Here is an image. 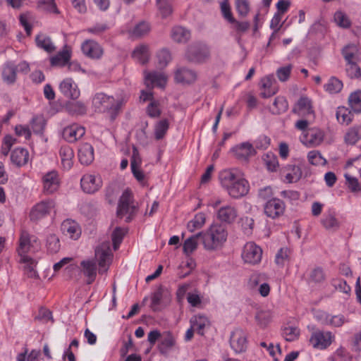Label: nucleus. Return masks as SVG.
<instances>
[{
    "label": "nucleus",
    "mask_w": 361,
    "mask_h": 361,
    "mask_svg": "<svg viewBox=\"0 0 361 361\" xmlns=\"http://www.w3.org/2000/svg\"><path fill=\"white\" fill-rule=\"evenodd\" d=\"M221 186L234 199L240 198L247 194L250 190L248 181L237 169H225L219 175Z\"/></svg>",
    "instance_id": "1"
},
{
    "label": "nucleus",
    "mask_w": 361,
    "mask_h": 361,
    "mask_svg": "<svg viewBox=\"0 0 361 361\" xmlns=\"http://www.w3.org/2000/svg\"><path fill=\"white\" fill-rule=\"evenodd\" d=\"M201 233L202 243L207 251H216L221 249L228 238L226 226L219 223L212 224L205 231Z\"/></svg>",
    "instance_id": "2"
},
{
    "label": "nucleus",
    "mask_w": 361,
    "mask_h": 361,
    "mask_svg": "<svg viewBox=\"0 0 361 361\" xmlns=\"http://www.w3.org/2000/svg\"><path fill=\"white\" fill-rule=\"evenodd\" d=\"M126 101L124 97L114 98L104 92H97L93 96L92 103L95 111L106 112L109 114L111 120H114Z\"/></svg>",
    "instance_id": "3"
},
{
    "label": "nucleus",
    "mask_w": 361,
    "mask_h": 361,
    "mask_svg": "<svg viewBox=\"0 0 361 361\" xmlns=\"http://www.w3.org/2000/svg\"><path fill=\"white\" fill-rule=\"evenodd\" d=\"M137 212V207L133 202V195L130 191L125 190L121 196L118 208L117 216L119 218H126V222H130Z\"/></svg>",
    "instance_id": "4"
},
{
    "label": "nucleus",
    "mask_w": 361,
    "mask_h": 361,
    "mask_svg": "<svg viewBox=\"0 0 361 361\" xmlns=\"http://www.w3.org/2000/svg\"><path fill=\"white\" fill-rule=\"evenodd\" d=\"M94 258L97 261L99 267V272L100 274L106 272L109 269L112 258L109 241L103 242L96 247Z\"/></svg>",
    "instance_id": "5"
},
{
    "label": "nucleus",
    "mask_w": 361,
    "mask_h": 361,
    "mask_svg": "<svg viewBox=\"0 0 361 361\" xmlns=\"http://www.w3.org/2000/svg\"><path fill=\"white\" fill-rule=\"evenodd\" d=\"M40 247V243L37 238L33 235H30L27 231H22L20 239L18 252L21 257H28L27 253L30 252H35Z\"/></svg>",
    "instance_id": "6"
},
{
    "label": "nucleus",
    "mask_w": 361,
    "mask_h": 361,
    "mask_svg": "<svg viewBox=\"0 0 361 361\" xmlns=\"http://www.w3.org/2000/svg\"><path fill=\"white\" fill-rule=\"evenodd\" d=\"M210 56L209 49L202 43L191 44L187 49L185 57L191 62L202 63L205 62Z\"/></svg>",
    "instance_id": "7"
},
{
    "label": "nucleus",
    "mask_w": 361,
    "mask_h": 361,
    "mask_svg": "<svg viewBox=\"0 0 361 361\" xmlns=\"http://www.w3.org/2000/svg\"><path fill=\"white\" fill-rule=\"evenodd\" d=\"M262 257V248L253 242L247 243L242 252V259L250 264H257L261 262Z\"/></svg>",
    "instance_id": "8"
},
{
    "label": "nucleus",
    "mask_w": 361,
    "mask_h": 361,
    "mask_svg": "<svg viewBox=\"0 0 361 361\" xmlns=\"http://www.w3.org/2000/svg\"><path fill=\"white\" fill-rule=\"evenodd\" d=\"M300 139L301 142L307 147H317L323 142L324 132L318 128H311L302 133Z\"/></svg>",
    "instance_id": "9"
},
{
    "label": "nucleus",
    "mask_w": 361,
    "mask_h": 361,
    "mask_svg": "<svg viewBox=\"0 0 361 361\" xmlns=\"http://www.w3.org/2000/svg\"><path fill=\"white\" fill-rule=\"evenodd\" d=\"M334 336L329 331H316L312 334L310 342L313 348L324 350L333 342Z\"/></svg>",
    "instance_id": "10"
},
{
    "label": "nucleus",
    "mask_w": 361,
    "mask_h": 361,
    "mask_svg": "<svg viewBox=\"0 0 361 361\" xmlns=\"http://www.w3.org/2000/svg\"><path fill=\"white\" fill-rule=\"evenodd\" d=\"M55 202L52 200H43L36 204L30 213V219L37 221L46 216L54 210Z\"/></svg>",
    "instance_id": "11"
},
{
    "label": "nucleus",
    "mask_w": 361,
    "mask_h": 361,
    "mask_svg": "<svg viewBox=\"0 0 361 361\" xmlns=\"http://www.w3.org/2000/svg\"><path fill=\"white\" fill-rule=\"evenodd\" d=\"M247 334L241 329H235L231 335L230 345L236 353H240L245 351L247 346Z\"/></svg>",
    "instance_id": "12"
},
{
    "label": "nucleus",
    "mask_w": 361,
    "mask_h": 361,
    "mask_svg": "<svg viewBox=\"0 0 361 361\" xmlns=\"http://www.w3.org/2000/svg\"><path fill=\"white\" fill-rule=\"evenodd\" d=\"M293 112L302 117H314V110L312 100L306 97L302 96L295 104Z\"/></svg>",
    "instance_id": "13"
},
{
    "label": "nucleus",
    "mask_w": 361,
    "mask_h": 361,
    "mask_svg": "<svg viewBox=\"0 0 361 361\" xmlns=\"http://www.w3.org/2000/svg\"><path fill=\"white\" fill-rule=\"evenodd\" d=\"M145 84L148 88L159 87L164 88L167 82L168 77L164 73L144 71Z\"/></svg>",
    "instance_id": "14"
},
{
    "label": "nucleus",
    "mask_w": 361,
    "mask_h": 361,
    "mask_svg": "<svg viewBox=\"0 0 361 361\" xmlns=\"http://www.w3.org/2000/svg\"><path fill=\"white\" fill-rule=\"evenodd\" d=\"M59 90L64 97L72 99H77L80 95L78 85L70 78H67L61 82Z\"/></svg>",
    "instance_id": "15"
},
{
    "label": "nucleus",
    "mask_w": 361,
    "mask_h": 361,
    "mask_svg": "<svg viewBox=\"0 0 361 361\" xmlns=\"http://www.w3.org/2000/svg\"><path fill=\"white\" fill-rule=\"evenodd\" d=\"M231 152L236 159L247 161L250 157L255 154L256 151L251 143L245 142L232 147Z\"/></svg>",
    "instance_id": "16"
},
{
    "label": "nucleus",
    "mask_w": 361,
    "mask_h": 361,
    "mask_svg": "<svg viewBox=\"0 0 361 361\" xmlns=\"http://www.w3.org/2000/svg\"><path fill=\"white\" fill-rule=\"evenodd\" d=\"M82 53L92 59H99L103 55L104 51L101 45L93 39H87L81 44Z\"/></svg>",
    "instance_id": "17"
},
{
    "label": "nucleus",
    "mask_w": 361,
    "mask_h": 361,
    "mask_svg": "<svg viewBox=\"0 0 361 361\" xmlns=\"http://www.w3.org/2000/svg\"><path fill=\"white\" fill-rule=\"evenodd\" d=\"M285 207L284 202L275 197L267 201L264 206V212L267 216L276 219L284 213Z\"/></svg>",
    "instance_id": "18"
},
{
    "label": "nucleus",
    "mask_w": 361,
    "mask_h": 361,
    "mask_svg": "<svg viewBox=\"0 0 361 361\" xmlns=\"http://www.w3.org/2000/svg\"><path fill=\"white\" fill-rule=\"evenodd\" d=\"M81 188L87 193H94L102 186V181L99 176L85 174L80 180Z\"/></svg>",
    "instance_id": "19"
},
{
    "label": "nucleus",
    "mask_w": 361,
    "mask_h": 361,
    "mask_svg": "<svg viewBox=\"0 0 361 361\" xmlns=\"http://www.w3.org/2000/svg\"><path fill=\"white\" fill-rule=\"evenodd\" d=\"M170 301V294L168 290L160 286L152 294L151 307L154 310H159Z\"/></svg>",
    "instance_id": "20"
},
{
    "label": "nucleus",
    "mask_w": 361,
    "mask_h": 361,
    "mask_svg": "<svg viewBox=\"0 0 361 361\" xmlns=\"http://www.w3.org/2000/svg\"><path fill=\"white\" fill-rule=\"evenodd\" d=\"M44 191L47 194L56 192L60 184L59 177L57 171H51L44 175L42 178Z\"/></svg>",
    "instance_id": "21"
},
{
    "label": "nucleus",
    "mask_w": 361,
    "mask_h": 361,
    "mask_svg": "<svg viewBox=\"0 0 361 361\" xmlns=\"http://www.w3.org/2000/svg\"><path fill=\"white\" fill-rule=\"evenodd\" d=\"M85 133V128L78 123H73L63 128V137L68 142H74Z\"/></svg>",
    "instance_id": "22"
},
{
    "label": "nucleus",
    "mask_w": 361,
    "mask_h": 361,
    "mask_svg": "<svg viewBox=\"0 0 361 361\" xmlns=\"http://www.w3.org/2000/svg\"><path fill=\"white\" fill-rule=\"evenodd\" d=\"M238 216L237 209L231 205L221 207L216 212L217 219L225 224L233 223Z\"/></svg>",
    "instance_id": "23"
},
{
    "label": "nucleus",
    "mask_w": 361,
    "mask_h": 361,
    "mask_svg": "<svg viewBox=\"0 0 361 361\" xmlns=\"http://www.w3.org/2000/svg\"><path fill=\"white\" fill-rule=\"evenodd\" d=\"M197 79V73L191 69L180 67L175 71V80L178 83L190 84Z\"/></svg>",
    "instance_id": "24"
},
{
    "label": "nucleus",
    "mask_w": 361,
    "mask_h": 361,
    "mask_svg": "<svg viewBox=\"0 0 361 361\" xmlns=\"http://www.w3.org/2000/svg\"><path fill=\"white\" fill-rule=\"evenodd\" d=\"M61 229L66 236L73 240H77L81 234V230L78 224L70 219L63 221Z\"/></svg>",
    "instance_id": "25"
},
{
    "label": "nucleus",
    "mask_w": 361,
    "mask_h": 361,
    "mask_svg": "<svg viewBox=\"0 0 361 361\" xmlns=\"http://www.w3.org/2000/svg\"><path fill=\"white\" fill-rule=\"evenodd\" d=\"M94 148L89 143L82 144L78 149V159L84 165L90 164L94 160Z\"/></svg>",
    "instance_id": "26"
},
{
    "label": "nucleus",
    "mask_w": 361,
    "mask_h": 361,
    "mask_svg": "<svg viewBox=\"0 0 361 361\" xmlns=\"http://www.w3.org/2000/svg\"><path fill=\"white\" fill-rule=\"evenodd\" d=\"M71 57V52L67 46L55 56L51 57L50 63L52 66H64L68 64Z\"/></svg>",
    "instance_id": "27"
},
{
    "label": "nucleus",
    "mask_w": 361,
    "mask_h": 361,
    "mask_svg": "<svg viewBox=\"0 0 361 361\" xmlns=\"http://www.w3.org/2000/svg\"><path fill=\"white\" fill-rule=\"evenodd\" d=\"M82 271L87 277V283L91 284L95 279L97 276L96 263L93 260H83L80 263Z\"/></svg>",
    "instance_id": "28"
},
{
    "label": "nucleus",
    "mask_w": 361,
    "mask_h": 361,
    "mask_svg": "<svg viewBox=\"0 0 361 361\" xmlns=\"http://www.w3.org/2000/svg\"><path fill=\"white\" fill-rule=\"evenodd\" d=\"M59 156L63 168L69 170L73 164L74 153L72 148L68 145L62 146L59 150Z\"/></svg>",
    "instance_id": "29"
},
{
    "label": "nucleus",
    "mask_w": 361,
    "mask_h": 361,
    "mask_svg": "<svg viewBox=\"0 0 361 361\" xmlns=\"http://www.w3.org/2000/svg\"><path fill=\"white\" fill-rule=\"evenodd\" d=\"M29 159V152L25 148H16L11 154V161L16 166L20 167L26 164Z\"/></svg>",
    "instance_id": "30"
},
{
    "label": "nucleus",
    "mask_w": 361,
    "mask_h": 361,
    "mask_svg": "<svg viewBox=\"0 0 361 361\" xmlns=\"http://www.w3.org/2000/svg\"><path fill=\"white\" fill-rule=\"evenodd\" d=\"M171 37L176 42L185 43L190 38V32L184 27L176 25L171 29Z\"/></svg>",
    "instance_id": "31"
},
{
    "label": "nucleus",
    "mask_w": 361,
    "mask_h": 361,
    "mask_svg": "<svg viewBox=\"0 0 361 361\" xmlns=\"http://www.w3.org/2000/svg\"><path fill=\"white\" fill-rule=\"evenodd\" d=\"M17 66L11 61L6 62L3 67L2 78L7 84H13L16 80Z\"/></svg>",
    "instance_id": "32"
},
{
    "label": "nucleus",
    "mask_w": 361,
    "mask_h": 361,
    "mask_svg": "<svg viewBox=\"0 0 361 361\" xmlns=\"http://www.w3.org/2000/svg\"><path fill=\"white\" fill-rule=\"evenodd\" d=\"M150 53L149 47L146 44L137 46L132 53V57L141 64H145L149 61Z\"/></svg>",
    "instance_id": "33"
},
{
    "label": "nucleus",
    "mask_w": 361,
    "mask_h": 361,
    "mask_svg": "<svg viewBox=\"0 0 361 361\" xmlns=\"http://www.w3.org/2000/svg\"><path fill=\"white\" fill-rule=\"evenodd\" d=\"M37 47L44 49L48 53L54 51L56 49L51 38L45 34H39L35 37Z\"/></svg>",
    "instance_id": "34"
},
{
    "label": "nucleus",
    "mask_w": 361,
    "mask_h": 361,
    "mask_svg": "<svg viewBox=\"0 0 361 361\" xmlns=\"http://www.w3.org/2000/svg\"><path fill=\"white\" fill-rule=\"evenodd\" d=\"M321 224L327 230H336L340 226V223L336 219V215L331 211L324 214L321 219Z\"/></svg>",
    "instance_id": "35"
},
{
    "label": "nucleus",
    "mask_w": 361,
    "mask_h": 361,
    "mask_svg": "<svg viewBox=\"0 0 361 361\" xmlns=\"http://www.w3.org/2000/svg\"><path fill=\"white\" fill-rule=\"evenodd\" d=\"M334 22L336 25L343 29H348L351 27L352 23L349 16L343 11H336L334 14Z\"/></svg>",
    "instance_id": "36"
},
{
    "label": "nucleus",
    "mask_w": 361,
    "mask_h": 361,
    "mask_svg": "<svg viewBox=\"0 0 361 361\" xmlns=\"http://www.w3.org/2000/svg\"><path fill=\"white\" fill-rule=\"evenodd\" d=\"M29 126L34 133L42 134L46 126V120L42 115L34 116L30 122Z\"/></svg>",
    "instance_id": "37"
},
{
    "label": "nucleus",
    "mask_w": 361,
    "mask_h": 361,
    "mask_svg": "<svg viewBox=\"0 0 361 361\" xmlns=\"http://www.w3.org/2000/svg\"><path fill=\"white\" fill-rule=\"evenodd\" d=\"M288 103L286 99L282 96H278L275 98L270 111L273 114H281L287 111Z\"/></svg>",
    "instance_id": "38"
},
{
    "label": "nucleus",
    "mask_w": 361,
    "mask_h": 361,
    "mask_svg": "<svg viewBox=\"0 0 361 361\" xmlns=\"http://www.w3.org/2000/svg\"><path fill=\"white\" fill-rule=\"evenodd\" d=\"M202 233H198L186 239L183 243V252L186 255H191L197 247L198 239H201Z\"/></svg>",
    "instance_id": "39"
},
{
    "label": "nucleus",
    "mask_w": 361,
    "mask_h": 361,
    "mask_svg": "<svg viewBox=\"0 0 361 361\" xmlns=\"http://www.w3.org/2000/svg\"><path fill=\"white\" fill-rule=\"evenodd\" d=\"M20 262L24 264V269L27 276L30 278H35L37 276L35 270L36 261L30 256L20 257Z\"/></svg>",
    "instance_id": "40"
},
{
    "label": "nucleus",
    "mask_w": 361,
    "mask_h": 361,
    "mask_svg": "<svg viewBox=\"0 0 361 361\" xmlns=\"http://www.w3.org/2000/svg\"><path fill=\"white\" fill-rule=\"evenodd\" d=\"M342 54L347 62L357 61L359 49L355 44H348L342 49Z\"/></svg>",
    "instance_id": "41"
},
{
    "label": "nucleus",
    "mask_w": 361,
    "mask_h": 361,
    "mask_svg": "<svg viewBox=\"0 0 361 361\" xmlns=\"http://www.w3.org/2000/svg\"><path fill=\"white\" fill-rule=\"evenodd\" d=\"M206 222V216L204 213H197L192 219L188 221L187 228L190 232L201 228Z\"/></svg>",
    "instance_id": "42"
},
{
    "label": "nucleus",
    "mask_w": 361,
    "mask_h": 361,
    "mask_svg": "<svg viewBox=\"0 0 361 361\" xmlns=\"http://www.w3.org/2000/svg\"><path fill=\"white\" fill-rule=\"evenodd\" d=\"M192 327L200 335H204L205 329L209 326L207 317H192L190 320Z\"/></svg>",
    "instance_id": "43"
},
{
    "label": "nucleus",
    "mask_w": 361,
    "mask_h": 361,
    "mask_svg": "<svg viewBox=\"0 0 361 361\" xmlns=\"http://www.w3.org/2000/svg\"><path fill=\"white\" fill-rule=\"evenodd\" d=\"M291 251L288 247H281L276 254L275 263L280 267H284L290 260Z\"/></svg>",
    "instance_id": "44"
},
{
    "label": "nucleus",
    "mask_w": 361,
    "mask_h": 361,
    "mask_svg": "<svg viewBox=\"0 0 361 361\" xmlns=\"http://www.w3.org/2000/svg\"><path fill=\"white\" fill-rule=\"evenodd\" d=\"M348 104L352 111L355 113L361 112V90L355 91L350 94Z\"/></svg>",
    "instance_id": "45"
},
{
    "label": "nucleus",
    "mask_w": 361,
    "mask_h": 361,
    "mask_svg": "<svg viewBox=\"0 0 361 361\" xmlns=\"http://www.w3.org/2000/svg\"><path fill=\"white\" fill-rule=\"evenodd\" d=\"M66 109L72 115H84L87 111L86 106L80 101L69 102L66 105Z\"/></svg>",
    "instance_id": "46"
},
{
    "label": "nucleus",
    "mask_w": 361,
    "mask_h": 361,
    "mask_svg": "<svg viewBox=\"0 0 361 361\" xmlns=\"http://www.w3.org/2000/svg\"><path fill=\"white\" fill-rule=\"evenodd\" d=\"M345 142L348 145H355L360 139H361V128H350L345 133Z\"/></svg>",
    "instance_id": "47"
},
{
    "label": "nucleus",
    "mask_w": 361,
    "mask_h": 361,
    "mask_svg": "<svg viewBox=\"0 0 361 361\" xmlns=\"http://www.w3.org/2000/svg\"><path fill=\"white\" fill-rule=\"evenodd\" d=\"M282 335L287 341H293L299 337L300 329L295 326L287 324L282 329Z\"/></svg>",
    "instance_id": "48"
},
{
    "label": "nucleus",
    "mask_w": 361,
    "mask_h": 361,
    "mask_svg": "<svg viewBox=\"0 0 361 361\" xmlns=\"http://www.w3.org/2000/svg\"><path fill=\"white\" fill-rule=\"evenodd\" d=\"M353 114L348 109L341 106L336 111V118L342 124L348 125L353 119Z\"/></svg>",
    "instance_id": "49"
},
{
    "label": "nucleus",
    "mask_w": 361,
    "mask_h": 361,
    "mask_svg": "<svg viewBox=\"0 0 361 361\" xmlns=\"http://www.w3.org/2000/svg\"><path fill=\"white\" fill-rule=\"evenodd\" d=\"M324 90L330 94L339 92L343 87L342 82L335 77L331 78L324 86Z\"/></svg>",
    "instance_id": "50"
},
{
    "label": "nucleus",
    "mask_w": 361,
    "mask_h": 361,
    "mask_svg": "<svg viewBox=\"0 0 361 361\" xmlns=\"http://www.w3.org/2000/svg\"><path fill=\"white\" fill-rule=\"evenodd\" d=\"M46 247L50 253H56L61 247L60 241L55 234H49L46 240Z\"/></svg>",
    "instance_id": "51"
},
{
    "label": "nucleus",
    "mask_w": 361,
    "mask_h": 361,
    "mask_svg": "<svg viewBox=\"0 0 361 361\" xmlns=\"http://www.w3.org/2000/svg\"><path fill=\"white\" fill-rule=\"evenodd\" d=\"M150 25L149 23L142 21L137 23L132 30V35L136 37H141L149 33Z\"/></svg>",
    "instance_id": "52"
},
{
    "label": "nucleus",
    "mask_w": 361,
    "mask_h": 361,
    "mask_svg": "<svg viewBox=\"0 0 361 361\" xmlns=\"http://www.w3.org/2000/svg\"><path fill=\"white\" fill-rule=\"evenodd\" d=\"M169 129V122L166 119L157 122L154 127V136L157 140L162 139Z\"/></svg>",
    "instance_id": "53"
},
{
    "label": "nucleus",
    "mask_w": 361,
    "mask_h": 361,
    "mask_svg": "<svg viewBox=\"0 0 361 361\" xmlns=\"http://www.w3.org/2000/svg\"><path fill=\"white\" fill-rule=\"evenodd\" d=\"M38 8L50 13L59 14V11L57 8L54 0H39Z\"/></svg>",
    "instance_id": "54"
},
{
    "label": "nucleus",
    "mask_w": 361,
    "mask_h": 361,
    "mask_svg": "<svg viewBox=\"0 0 361 361\" xmlns=\"http://www.w3.org/2000/svg\"><path fill=\"white\" fill-rule=\"evenodd\" d=\"M302 176V171L298 166H290V169H288L285 177L286 180L288 183H295L300 180Z\"/></svg>",
    "instance_id": "55"
},
{
    "label": "nucleus",
    "mask_w": 361,
    "mask_h": 361,
    "mask_svg": "<svg viewBox=\"0 0 361 361\" xmlns=\"http://www.w3.org/2000/svg\"><path fill=\"white\" fill-rule=\"evenodd\" d=\"M319 322L325 325L332 327H339L343 324L348 322V320L343 317H318Z\"/></svg>",
    "instance_id": "56"
},
{
    "label": "nucleus",
    "mask_w": 361,
    "mask_h": 361,
    "mask_svg": "<svg viewBox=\"0 0 361 361\" xmlns=\"http://www.w3.org/2000/svg\"><path fill=\"white\" fill-rule=\"evenodd\" d=\"M307 159L311 164L315 166H324L326 163V159L317 150L310 151L307 154Z\"/></svg>",
    "instance_id": "57"
},
{
    "label": "nucleus",
    "mask_w": 361,
    "mask_h": 361,
    "mask_svg": "<svg viewBox=\"0 0 361 361\" xmlns=\"http://www.w3.org/2000/svg\"><path fill=\"white\" fill-rule=\"evenodd\" d=\"M157 6L162 18H166L172 13L173 9L169 0H157Z\"/></svg>",
    "instance_id": "58"
},
{
    "label": "nucleus",
    "mask_w": 361,
    "mask_h": 361,
    "mask_svg": "<svg viewBox=\"0 0 361 361\" xmlns=\"http://www.w3.org/2000/svg\"><path fill=\"white\" fill-rule=\"evenodd\" d=\"M325 280V274L324 270L320 267L313 269L309 275V281L311 283H320Z\"/></svg>",
    "instance_id": "59"
},
{
    "label": "nucleus",
    "mask_w": 361,
    "mask_h": 361,
    "mask_svg": "<svg viewBox=\"0 0 361 361\" xmlns=\"http://www.w3.org/2000/svg\"><path fill=\"white\" fill-rule=\"evenodd\" d=\"M126 233V229L120 227L116 228L115 230L113 231L111 238L114 245V249L115 250L118 248Z\"/></svg>",
    "instance_id": "60"
},
{
    "label": "nucleus",
    "mask_w": 361,
    "mask_h": 361,
    "mask_svg": "<svg viewBox=\"0 0 361 361\" xmlns=\"http://www.w3.org/2000/svg\"><path fill=\"white\" fill-rule=\"evenodd\" d=\"M157 58L158 64L160 67H166L171 60L170 51L166 49H163L157 52Z\"/></svg>",
    "instance_id": "61"
},
{
    "label": "nucleus",
    "mask_w": 361,
    "mask_h": 361,
    "mask_svg": "<svg viewBox=\"0 0 361 361\" xmlns=\"http://www.w3.org/2000/svg\"><path fill=\"white\" fill-rule=\"evenodd\" d=\"M235 6L239 16L245 17L250 11V2L248 0H235Z\"/></svg>",
    "instance_id": "62"
},
{
    "label": "nucleus",
    "mask_w": 361,
    "mask_h": 361,
    "mask_svg": "<svg viewBox=\"0 0 361 361\" xmlns=\"http://www.w3.org/2000/svg\"><path fill=\"white\" fill-rule=\"evenodd\" d=\"M220 8L223 17L228 22H233L234 18L231 11V6L229 5L228 0H223L220 3Z\"/></svg>",
    "instance_id": "63"
},
{
    "label": "nucleus",
    "mask_w": 361,
    "mask_h": 361,
    "mask_svg": "<svg viewBox=\"0 0 361 361\" xmlns=\"http://www.w3.org/2000/svg\"><path fill=\"white\" fill-rule=\"evenodd\" d=\"M147 114L152 118L159 117L161 114L159 102L156 100H152L147 107Z\"/></svg>",
    "instance_id": "64"
}]
</instances>
